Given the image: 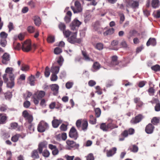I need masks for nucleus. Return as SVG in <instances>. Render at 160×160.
I'll return each instance as SVG.
<instances>
[{
  "label": "nucleus",
  "instance_id": "obj_22",
  "mask_svg": "<svg viewBox=\"0 0 160 160\" xmlns=\"http://www.w3.org/2000/svg\"><path fill=\"white\" fill-rule=\"evenodd\" d=\"M94 30L97 31L98 34H101L103 31L104 29L101 28L99 24H95L94 25Z\"/></svg>",
  "mask_w": 160,
  "mask_h": 160
},
{
  "label": "nucleus",
  "instance_id": "obj_33",
  "mask_svg": "<svg viewBox=\"0 0 160 160\" xmlns=\"http://www.w3.org/2000/svg\"><path fill=\"white\" fill-rule=\"evenodd\" d=\"M114 32V29L113 28H110L104 32L103 33V34L104 36L112 34Z\"/></svg>",
  "mask_w": 160,
  "mask_h": 160
},
{
  "label": "nucleus",
  "instance_id": "obj_37",
  "mask_svg": "<svg viewBox=\"0 0 160 160\" xmlns=\"http://www.w3.org/2000/svg\"><path fill=\"white\" fill-rule=\"evenodd\" d=\"M32 157L34 159H37L39 158V155L37 150H35L32 152Z\"/></svg>",
  "mask_w": 160,
  "mask_h": 160
},
{
  "label": "nucleus",
  "instance_id": "obj_29",
  "mask_svg": "<svg viewBox=\"0 0 160 160\" xmlns=\"http://www.w3.org/2000/svg\"><path fill=\"white\" fill-rule=\"evenodd\" d=\"M33 19L34 21V24L38 26H39L41 24V19L38 16H35L33 18Z\"/></svg>",
  "mask_w": 160,
  "mask_h": 160
},
{
  "label": "nucleus",
  "instance_id": "obj_2",
  "mask_svg": "<svg viewBox=\"0 0 160 160\" xmlns=\"http://www.w3.org/2000/svg\"><path fill=\"white\" fill-rule=\"evenodd\" d=\"M82 22L79 21L78 20L75 19L70 24L71 29L73 31H75V33H77V31L78 30L79 27L82 24Z\"/></svg>",
  "mask_w": 160,
  "mask_h": 160
},
{
  "label": "nucleus",
  "instance_id": "obj_35",
  "mask_svg": "<svg viewBox=\"0 0 160 160\" xmlns=\"http://www.w3.org/2000/svg\"><path fill=\"white\" fill-rule=\"evenodd\" d=\"M131 152L135 153L138 152V147L135 145H132L128 149Z\"/></svg>",
  "mask_w": 160,
  "mask_h": 160
},
{
  "label": "nucleus",
  "instance_id": "obj_7",
  "mask_svg": "<svg viewBox=\"0 0 160 160\" xmlns=\"http://www.w3.org/2000/svg\"><path fill=\"white\" fill-rule=\"evenodd\" d=\"M75 8L73 6L71 7V8L72 10L74 13L80 12L82 11V8L80 2L78 1H76L74 3Z\"/></svg>",
  "mask_w": 160,
  "mask_h": 160
},
{
  "label": "nucleus",
  "instance_id": "obj_25",
  "mask_svg": "<svg viewBox=\"0 0 160 160\" xmlns=\"http://www.w3.org/2000/svg\"><path fill=\"white\" fill-rule=\"evenodd\" d=\"M82 54L83 57V59L86 61H90L91 59L89 57V55L87 54L85 50H82Z\"/></svg>",
  "mask_w": 160,
  "mask_h": 160
},
{
  "label": "nucleus",
  "instance_id": "obj_51",
  "mask_svg": "<svg viewBox=\"0 0 160 160\" xmlns=\"http://www.w3.org/2000/svg\"><path fill=\"white\" fill-rule=\"evenodd\" d=\"M29 66L26 65H23L21 67V70L23 71L26 72L29 69Z\"/></svg>",
  "mask_w": 160,
  "mask_h": 160
},
{
  "label": "nucleus",
  "instance_id": "obj_60",
  "mask_svg": "<svg viewBox=\"0 0 160 160\" xmlns=\"http://www.w3.org/2000/svg\"><path fill=\"white\" fill-rule=\"evenodd\" d=\"M155 110L156 111L158 112L160 111V103L159 101L158 103H157L155 106Z\"/></svg>",
  "mask_w": 160,
  "mask_h": 160
},
{
  "label": "nucleus",
  "instance_id": "obj_61",
  "mask_svg": "<svg viewBox=\"0 0 160 160\" xmlns=\"http://www.w3.org/2000/svg\"><path fill=\"white\" fill-rule=\"evenodd\" d=\"M31 103L29 101H26L24 102L23 103V106L24 107L26 108H28L30 106Z\"/></svg>",
  "mask_w": 160,
  "mask_h": 160
},
{
  "label": "nucleus",
  "instance_id": "obj_13",
  "mask_svg": "<svg viewBox=\"0 0 160 160\" xmlns=\"http://www.w3.org/2000/svg\"><path fill=\"white\" fill-rule=\"evenodd\" d=\"M11 127L18 131H21L23 130V126L22 125H18L16 122H13L11 123Z\"/></svg>",
  "mask_w": 160,
  "mask_h": 160
},
{
  "label": "nucleus",
  "instance_id": "obj_52",
  "mask_svg": "<svg viewBox=\"0 0 160 160\" xmlns=\"http://www.w3.org/2000/svg\"><path fill=\"white\" fill-rule=\"evenodd\" d=\"M58 78V77L56 74L52 73L50 77V80L51 81H56L57 80Z\"/></svg>",
  "mask_w": 160,
  "mask_h": 160
},
{
  "label": "nucleus",
  "instance_id": "obj_64",
  "mask_svg": "<svg viewBox=\"0 0 160 160\" xmlns=\"http://www.w3.org/2000/svg\"><path fill=\"white\" fill-rule=\"evenodd\" d=\"M64 158L66 159V160H73L74 156H70L68 155H66L64 156Z\"/></svg>",
  "mask_w": 160,
  "mask_h": 160
},
{
  "label": "nucleus",
  "instance_id": "obj_57",
  "mask_svg": "<svg viewBox=\"0 0 160 160\" xmlns=\"http://www.w3.org/2000/svg\"><path fill=\"white\" fill-rule=\"evenodd\" d=\"M62 52V49L59 47H56L54 49V53L56 54H59Z\"/></svg>",
  "mask_w": 160,
  "mask_h": 160
},
{
  "label": "nucleus",
  "instance_id": "obj_28",
  "mask_svg": "<svg viewBox=\"0 0 160 160\" xmlns=\"http://www.w3.org/2000/svg\"><path fill=\"white\" fill-rule=\"evenodd\" d=\"M152 7L154 8L158 7L160 5V2L159 0H152L151 2Z\"/></svg>",
  "mask_w": 160,
  "mask_h": 160
},
{
  "label": "nucleus",
  "instance_id": "obj_40",
  "mask_svg": "<svg viewBox=\"0 0 160 160\" xmlns=\"http://www.w3.org/2000/svg\"><path fill=\"white\" fill-rule=\"evenodd\" d=\"M94 111L95 112V115L96 118H98L100 117L101 113V111L99 108H94Z\"/></svg>",
  "mask_w": 160,
  "mask_h": 160
},
{
  "label": "nucleus",
  "instance_id": "obj_18",
  "mask_svg": "<svg viewBox=\"0 0 160 160\" xmlns=\"http://www.w3.org/2000/svg\"><path fill=\"white\" fill-rule=\"evenodd\" d=\"M128 131L127 130H124L119 136V140L120 141L124 140L125 138L128 137Z\"/></svg>",
  "mask_w": 160,
  "mask_h": 160
},
{
  "label": "nucleus",
  "instance_id": "obj_58",
  "mask_svg": "<svg viewBox=\"0 0 160 160\" xmlns=\"http://www.w3.org/2000/svg\"><path fill=\"white\" fill-rule=\"evenodd\" d=\"M73 84V82H68L66 83L65 86L67 89H69L72 87Z\"/></svg>",
  "mask_w": 160,
  "mask_h": 160
},
{
  "label": "nucleus",
  "instance_id": "obj_49",
  "mask_svg": "<svg viewBox=\"0 0 160 160\" xmlns=\"http://www.w3.org/2000/svg\"><path fill=\"white\" fill-rule=\"evenodd\" d=\"M42 155L45 157L48 158L49 157L50 155V152L49 151L47 150H45L43 152L42 151Z\"/></svg>",
  "mask_w": 160,
  "mask_h": 160
},
{
  "label": "nucleus",
  "instance_id": "obj_8",
  "mask_svg": "<svg viewBox=\"0 0 160 160\" xmlns=\"http://www.w3.org/2000/svg\"><path fill=\"white\" fill-rule=\"evenodd\" d=\"M143 118V116L142 114H139L132 118L130 120V122L132 124H136L141 122Z\"/></svg>",
  "mask_w": 160,
  "mask_h": 160
},
{
  "label": "nucleus",
  "instance_id": "obj_6",
  "mask_svg": "<svg viewBox=\"0 0 160 160\" xmlns=\"http://www.w3.org/2000/svg\"><path fill=\"white\" fill-rule=\"evenodd\" d=\"M69 136L74 140H76L78 138V133L74 127H72L70 129L69 133Z\"/></svg>",
  "mask_w": 160,
  "mask_h": 160
},
{
  "label": "nucleus",
  "instance_id": "obj_9",
  "mask_svg": "<svg viewBox=\"0 0 160 160\" xmlns=\"http://www.w3.org/2000/svg\"><path fill=\"white\" fill-rule=\"evenodd\" d=\"M22 116L27 120L29 124H31L33 120L32 115L29 114L27 110L24 111L22 113Z\"/></svg>",
  "mask_w": 160,
  "mask_h": 160
},
{
  "label": "nucleus",
  "instance_id": "obj_38",
  "mask_svg": "<svg viewBox=\"0 0 160 160\" xmlns=\"http://www.w3.org/2000/svg\"><path fill=\"white\" fill-rule=\"evenodd\" d=\"M13 48L17 50H19L21 49V45L19 43L14 41L13 45Z\"/></svg>",
  "mask_w": 160,
  "mask_h": 160
},
{
  "label": "nucleus",
  "instance_id": "obj_17",
  "mask_svg": "<svg viewBox=\"0 0 160 160\" xmlns=\"http://www.w3.org/2000/svg\"><path fill=\"white\" fill-rule=\"evenodd\" d=\"M66 143L67 145L71 148H78L79 147V144L76 143L73 141L69 140H67Z\"/></svg>",
  "mask_w": 160,
  "mask_h": 160
},
{
  "label": "nucleus",
  "instance_id": "obj_19",
  "mask_svg": "<svg viewBox=\"0 0 160 160\" xmlns=\"http://www.w3.org/2000/svg\"><path fill=\"white\" fill-rule=\"evenodd\" d=\"M51 90L53 92V95H56L58 92L59 87L57 84H52L50 85Z\"/></svg>",
  "mask_w": 160,
  "mask_h": 160
},
{
  "label": "nucleus",
  "instance_id": "obj_12",
  "mask_svg": "<svg viewBox=\"0 0 160 160\" xmlns=\"http://www.w3.org/2000/svg\"><path fill=\"white\" fill-rule=\"evenodd\" d=\"M127 5L133 8H138L139 6V3L138 2L132 0H127Z\"/></svg>",
  "mask_w": 160,
  "mask_h": 160
},
{
  "label": "nucleus",
  "instance_id": "obj_10",
  "mask_svg": "<svg viewBox=\"0 0 160 160\" xmlns=\"http://www.w3.org/2000/svg\"><path fill=\"white\" fill-rule=\"evenodd\" d=\"M75 33H76L72 34L71 36L68 39V41L71 43L74 44L76 42L80 43L81 41L80 39L76 38V35Z\"/></svg>",
  "mask_w": 160,
  "mask_h": 160
},
{
  "label": "nucleus",
  "instance_id": "obj_21",
  "mask_svg": "<svg viewBox=\"0 0 160 160\" xmlns=\"http://www.w3.org/2000/svg\"><path fill=\"white\" fill-rule=\"evenodd\" d=\"M157 44L156 40L155 38H150L148 40L146 43V45L147 46H149L150 45L152 46H155Z\"/></svg>",
  "mask_w": 160,
  "mask_h": 160
},
{
  "label": "nucleus",
  "instance_id": "obj_50",
  "mask_svg": "<svg viewBox=\"0 0 160 160\" xmlns=\"http://www.w3.org/2000/svg\"><path fill=\"white\" fill-rule=\"evenodd\" d=\"M82 120L80 119L77 120L76 123V126L78 129H79L81 127Z\"/></svg>",
  "mask_w": 160,
  "mask_h": 160
},
{
  "label": "nucleus",
  "instance_id": "obj_41",
  "mask_svg": "<svg viewBox=\"0 0 160 160\" xmlns=\"http://www.w3.org/2000/svg\"><path fill=\"white\" fill-rule=\"evenodd\" d=\"M35 77L34 76L31 75L28 78V81L31 86H33L35 83Z\"/></svg>",
  "mask_w": 160,
  "mask_h": 160
},
{
  "label": "nucleus",
  "instance_id": "obj_1",
  "mask_svg": "<svg viewBox=\"0 0 160 160\" xmlns=\"http://www.w3.org/2000/svg\"><path fill=\"white\" fill-rule=\"evenodd\" d=\"M118 128V126L112 123H109L106 124L105 123H102L100 124V128L104 132H108L110 130Z\"/></svg>",
  "mask_w": 160,
  "mask_h": 160
},
{
  "label": "nucleus",
  "instance_id": "obj_55",
  "mask_svg": "<svg viewBox=\"0 0 160 160\" xmlns=\"http://www.w3.org/2000/svg\"><path fill=\"white\" fill-rule=\"evenodd\" d=\"M149 94L150 95H153L155 92V90L153 87H150L148 90Z\"/></svg>",
  "mask_w": 160,
  "mask_h": 160
},
{
  "label": "nucleus",
  "instance_id": "obj_42",
  "mask_svg": "<svg viewBox=\"0 0 160 160\" xmlns=\"http://www.w3.org/2000/svg\"><path fill=\"white\" fill-rule=\"evenodd\" d=\"M88 127V122L87 120H83L82 127V129L85 131L87 129Z\"/></svg>",
  "mask_w": 160,
  "mask_h": 160
},
{
  "label": "nucleus",
  "instance_id": "obj_30",
  "mask_svg": "<svg viewBox=\"0 0 160 160\" xmlns=\"http://www.w3.org/2000/svg\"><path fill=\"white\" fill-rule=\"evenodd\" d=\"M118 44V42L117 40H113L112 41L111 43V47L112 49L117 50L118 49V47L117 45Z\"/></svg>",
  "mask_w": 160,
  "mask_h": 160
},
{
  "label": "nucleus",
  "instance_id": "obj_44",
  "mask_svg": "<svg viewBox=\"0 0 160 160\" xmlns=\"http://www.w3.org/2000/svg\"><path fill=\"white\" fill-rule=\"evenodd\" d=\"M151 68L152 70L155 72L159 71H160V66L158 64H156L151 67Z\"/></svg>",
  "mask_w": 160,
  "mask_h": 160
},
{
  "label": "nucleus",
  "instance_id": "obj_59",
  "mask_svg": "<svg viewBox=\"0 0 160 160\" xmlns=\"http://www.w3.org/2000/svg\"><path fill=\"white\" fill-rule=\"evenodd\" d=\"M61 131H65L67 130V126L64 124H62L60 127Z\"/></svg>",
  "mask_w": 160,
  "mask_h": 160
},
{
  "label": "nucleus",
  "instance_id": "obj_3",
  "mask_svg": "<svg viewBox=\"0 0 160 160\" xmlns=\"http://www.w3.org/2000/svg\"><path fill=\"white\" fill-rule=\"evenodd\" d=\"M8 34L4 32H2L0 33V45L2 47H4L7 44L6 38Z\"/></svg>",
  "mask_w": 160,
  "mask_h": 160
},
{
  "label": "nucleus",
  "instance_id": "obj_32",
  "mask_svg": "<svg viewBox=\"0 0 160 160\" xmlns=\"http://www.w3.org/2000/svg\"><path fill=\"white\" fill-rule=\"evenodd\" d=\"M118 64V57L116 56H113L112 57L111 64L112 66H115Z\"/></svg>",
  "mask_w": 160,
  "mask_h": 160
},
{
  "label": "nucleus",
  "instance_id": "obj_24",
  "mask_svg": "<svg viewBox=\"0 0 160 160\" xmlns=\"http://www.w3.org/2000/svg\"><path fill=\"white\" fill-rule=\"evenodd\" d=\"M138 33L137 31L135 29L130 30L128 34L127 38L129 39H130L131 38L135 36V35Z\"/></svg>",
  "mask_w": 160,
  "mask_h": 160
},
{
  "label": "nucleus",
  "instance_id": "obj_27",
  "mask_svg": "<svg viewBox=\"0 0 160 160\" xmlns=\"http://www.w3.org/2000/svg\"><path fill=\"white\" fill-rule=\"evenodd\" d=\"M7 117L6 115L0 113V124H3L6 122Z\"/></svg>",
  "mask_w": 160,
  "mask_h": 160
},
{
  "label": "nucleus",
  "instance_id": "obj_23",
  "mask_svg": "<svg viewBox=\"0 0 160 160\" xmlns=\"http://www.w3.org/2000/svg\"><path fill=\"white\" fill-rule=\"evenodd\" d=\"M54 118L55 117H54V119L52 121V123L53 128H57L62 123V121L60 120L55 119Z\"/></svg>",
  "mask_w": 160,
  "mask_h": 160
},
{
  "label": "nucleus",
  "instance_id": "obj_47",
  "mask_svg": "<svg viewBox=\"0 0 160 160\" xmlns=\"http://www.w3.org/2000/svg\"><path fill=\"white\" fill-rule=\"evenodd\" d=\"M159 119L157 117H154L151 120V122L154 125H156L159 122Z\"/></svg>",
  "mask_w": 160,
  "mask_h": 160
},
{
  "label": "nucleus",
  "instance_id": "obj_48",
  "mask_svg": "<svg viewBox=\"0 0 160 160\" xmlns=\"http://www.w3.org/2000/svg\"><path fill=\"white\" fill-rule=\"evenodd\" d=\"M103 44L101 43H97L96 46L95 48L99 50H102L103 48Z\"/></svg>",
  "mask_w": 160,
  "mask_h": 160
},
{
  "label": "nucleus",
  "instance_id": "obj_45",
  "mask_svg": "<svg viewBox=\"0 0 160 160\" xmlns=\"http://www.w3.org/2000/svg\"><path fill=\"white\" fill-rule=\"evenodd\" d=\"M58 27L59 29L63 32L65 30L66 28V25L63 23L60 22L58 25Z\"/></svg>",
  "mask_w": 160,
  "mask_h": 160
},
{
  "label": "nucleus",
  "instance_id": "obj_36",
  "mask_svg": "<svg viewBox=\"0 0 160 160\" xmlns=\"http://www.w3.org/2000/svg\"><path fill=\"white\" fill-rule=\"evenodd\" d=\"M96 117H94L93 115H91L89 116V122L91 124H95L96 123Z\"/></svg>",
  "mask_w": 160,
  "mask_h": 160
},
{
  "label": "nucleus",
  "instance_id": "obj_63",
  "mask_svg": "<svg viewBox=\"0 0 160 160\" xmlns=\"http://www.w3.org/2000/svg\"><path fill=\"white\" fill-rule=\"evenodd\" d=\"M95 88L97 90L96 92L99 95H101L102 93V92L101 89L100 87L98 86H97L95 87Z\"/></svg>",
  "mask_w": 160,
  "mask_h": 160
},
{
  "label": "nucleus",
  "instance_id": "obj_53",
  "mask_svg": "<svg viewBox=\"0 0 160 160\" xmlns=\"http://www.w3.org/2000/svg\"><path fill=\"white\" fill-rule=\"evenodd\" d=\"M54 37L52 36H49L47 38V41L49 43H53L54 42Z\"/></svg>",
  "mask_w": 160,
  "mask_h": 160
},
{
  "label": "nucleus",
  "instance_id": "obj_46",
  "mask_svg": "<svg viewBox=\"0 0 160 160\" xmlns=\"http://www.w3.org/2000/svg\"><path fill=\"white\" fill-rule=\"evenodd\" d=\"M92 67L94 69L97 70L100 68V65L98 62H96L94 63Z\"/></svg>",
  "mask_w": 160,
  "mask_h": 160
},
{
  "label": "nucleus",
  "instance_id": "obj_20",
  "mask_svg": "<svg viewBox=\"0 0 160 160\" xmlns=\"http://www.w3.org/2000/svg\"><path fill=\"white\" fill-rule=\"evenodd\" d=\"M9 55L7 53H5L2 56V62L4 64H7L9 61Z\"/></svg>",
  "mask_w": 160,
  "mask_h": 160
},
{
  "label": "nucleus",
  "instance_id": "obj_54",
  "mask_svg": "<svg viewBox=\"0 0 160 160\" xmlns=\"http://www.w3.org/2000/svg\"><path fill=\"white\" fill-rule=\"evenodd\" d=\"M50 74L49 68L47 66L45 68V70L44 72V75L46 77H48Z\"/></svg>",
  "mask_w": 160,
  "mask_h": 160
},
{
  "label": "nucleus",
  "instance_id": "obj_16",
  "mask_svg": "<svg viewBox=\"0 0 160 160\" xmlns=\"http://www.w3.org/2000/svg\"><path fill=\"white\" fill-rule=\"evenodd\" d=\"M117 148L116 147H113L112 149L106 151V155L107 157H111L113 156L116 152Z\"/></svg>",
  "mask_w": 160,
  "mask_h": 160
},
{
  "label": "nucleus",
  "instance_id": "obj_4",
  "mask_svg": "<svg viewBox=\"0 0 160 160\" xmlns=\"http://www.w3.org/2000/svg\"><path fill=\"white\" fill-rule=\"evenodd\" d=\"M48 128V124L43 121H42L38 124L37 129L38 132H44L45 130Z\"/></svg>",
  "mask_w": 160,
  "mask_h": 160
},
{
  "label": "nucleus",
  "instance_id": "obj_26",
  "mask_svg": "<svg viewBox=\"0 0 160 160\" xmlns=\"http://www.w3.org/2000/svg\"><path fill=\"white\" fill-rule=\"evenodd\" d=\"M13 71L12 68H11V88H12L14 86V80L15 78V75L12 73Z\"/></svg>",
  "mask_w": 160,
  "mask_h": 160
},
{
  "label": "nucleus",
  "instance_id": "obj_5",
  "mask_svg": "<svg viewBox=\"0 0 160 160\" xmlns=\"http://www.w3.org/2000/svg\"><path fill=\"white\" fill-rule=\"evenodd\" d=\"M31 43L29 40L25 41L22 44V48L23 51L28 52L31 49Z\"/></svg>",
  "mask_w": 160,
  "mask_h": 160
},
{
  "label": "nucleus",
  "instance_id": "obj_34",
  "mask_svg": "<svg viewBox=\"0 0 160 160\" xmlns=\"http://www.w3.org/2000/svg\"><path fill=\"white\" fill-rule=\"evenodd\" d=\"M45 94V92L42 91H40L36 93L35 95L37 97L41 99L44 97Z\"/></svg>",
  "mask_w": 160,
  "mask_h": 160
},
{
  "label": "nucleus",
  "instance_id": "obj_39",
  "mask_svg": "<svg viewBox=\"0 0 160 160\" xmlns=\"http://www.w3.org/2000/svg\"><path fill=\"white\" fill-rule=\"evenodd\" d=\"M21 136V135L20 134H16L12 137L11 140L13 142H16L18 141L19 138Z\"/></svg>",
  "mask_w": 160,
  "mask_h": 160
},
{
  "label": "nucleus",
  "instance_id": "obj_15",
  "mask_svg": "<svg viewBox=\"0 0 160 160\" xmlns=\"http://www.w3.org/2000/svg\"><path fill=\"white\" fill-rule=\"evenodd\" d=\"M47 142L46 141H44L40 142L38 145V149L39 153H41L42 152L43 149L44 148H47Z\"/></svg>",
  "mask_w": 160,
  "mask_h": 160
},
{
  "label": "nucleus",
  "instance_id": "obj_43",
  "mask_svg": "<svg viewBox=\"0 0 160 160\" xmlns=\"http://www.w3.org/2000/svg\"><path fill=\"white\" fill-rule=\"evenodd\" d=\"M27 30L29 33H32L34 32L35 29L33 26H30L28 27Z\"/></svg>",
  "mask_w": 160,
  "mask_h": 160
},
{
  "label": "nucleus",
  "instance_id": "obj_11",
  "mask_svg": "<svg viewBox=\"0 0 160 160\" xmlns=\"http://www.w3.org/2000/svg\"><path fill=\"white\" fill-rule=\"evenodd\" d=\"M3 79L5 83L7 84V87H10V83L9 80L10 78V73H7L4 74L2 76Z\"/></svg>",
  "mask_w": 160,
  "mask_h": 160
},
{
  "label": "nucleus",
  "instance_id": "obj_31",
  "mask_svg": "<svg viewBox=\"0 0 160 160\" xmlns=\"http://www.w3.org/2000/svg\"><path fill=\"white\" fill-rule=\"evenodd\" d=\"M60 66H52L51 68V71L53 74H57L59 71Z\"/></svg>",
  "mask_w": 160,
  "mask_h": 160
},
{
  "label": "nucleus",
  "instance_id": "obj_56",
  "mask_svg": "<svg viewBox=\"0 0 160 160\" xmlns=\"http://www.w3.org/2000/svg\"><path fill=\"white\" fill-rule=\"evenodd\" d=\"M63 32L64 35L65 36V37L68 38L72 33L71 32L68 30L64 31Z\"/></svg>",
  "mask_w": 160,
  "mask_h": 160
},
{
  "label": "nucleus",
  "instance_id": "obj_62",
  "mask_svg": "<svg viewBox=\"0 0 160 160\" xmlns=\"http://www.w3.org/2000/svg\"><path fill=\"white\" fill-rule=\"evenodd\" d=\"M94 157L92 153L89 154L87 157V160H94Z\"/></svg>",
  "mask_w": 160,
  "mask_h": 160
},
{
  "label": "nucleus",
  "instance_id": "obj_14",
  "mask_svg": "<svg viewBox=\"0 0 160 160\" xmlns=\"http://www.w3.org/2000/svg\"><path fill=\"white\" fill-rule=\"evenodd\" d=\"M154 127L151 123H149L146 127L145 131L148 134L152 133L153 131Z\"/></svg>",
  "mask_w": 160,
  "mask_h": 160
}]
</instances>
